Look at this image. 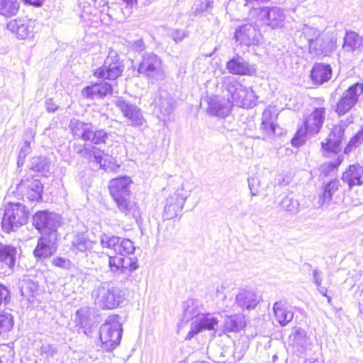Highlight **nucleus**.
<instances>
[{
    "mask_svg": "<svg viewBox=\"0 0 363 363\" xmlns=\"http://www.w3.org/2000/svg\"><path fill=\"white\" fill-rule=\"evenodd\" d=\"M213 0H196L192 6L193 12L198 15L212 8Z\"/></svg>",
    "mask_w": 363,
    "mask_h": 363,
    "instance_id": "obj_46",
    "label": "nucleus"
},
{
    "mask_svg": "<svg viewBox=\"0 0 363 363\" xmlns=\"http://www.w3.org/2000/svg\"><path fill=\"white\" fill-rule=\"evenodd\" d=\"M16 189L22 196L30 201H40L42 199L43 186L41 182L34 177H24L18 184Z\"/></svg>",
    "mask_w": 363,
    "mask_h": 363,
    "instance_id": "obj_13",
    "label": "nucleus"
},
{
    "mask_svg": "<svg viewBox=\"0 0 363 363\" xmlns=\"http://www.w3.org/2000/svg\"><path fill=\"white\" fill-rule=\"evenodd\" d=\"M124 65L116 52L111 50L106 58L104 65L94 73L96 77L103 79L116 80L123 73Z\"/></svg>",
    "mask_w": 363,
    "mask_h": 363,
    "instance_id": "obj_10",
    "label": "nucleus"
},
{
    "mask_svg": "<svg viewBox=\"0 0 363 363\" xmlns=\"http://www.w3.org/2000/svg\"><path fill=\"white\" fill-rule=\"evenodd\" d=\"M31 150L30 143L28 141H25L23 145H22L19 155L20 157L25 159L28 155L30 154Z\"/></svg>",
    "mask_w": 363,
    "mask_h": 363,
    "instance_id": "obj_58",
    "label": "nucleus"
},
{
    "mask_svg": "<svg viewBox=\"0 0 363 363\" xmlns=\"http://www.w3.org/2000/svg\"><path fill=\"white\" fill-rule=\"evenodd\" d=\"M342 49L352 53L362 52L363 37L354 31H347L344 37Z\"/></svg>",
    "mask_w": 363,
    "mask_h": 363,
    "instance_id": "obj_30",
    "label": "nucleus"
},
{
    "mask_svg": "<svg viewBox=\"0 0 363 363\" xmlns=\"http://www.w3.org/2000/svg\"><path fill=\"white\" fill-rule=\"evenodd\" d=\"M335 169H337L335 167H333V164L332 163V162H325L320 166V172L325 176L328 175L330 172H333Z\"/></svg>",
    "mask_w": 363,
    "mask_h": 363,
    "instance_id": "obj_57",
    "label": "nucleus"
},
{
    "mask_svg": "<svg viewBox=\"0 0 363 363\" xmlns=\"http://www.w3.org/2000/svg\"><path fill=\"white\" fill-rule=\"evenodd\" d=\"M340 186V181L333 179L323 186V191L320 194L319 204L322 208H329L333 203V196L339 189Z\"/></svg>",
    "mask_w": 363,
    "mask_h": 363,
    "instance_id": "obj_32",
    "label": "nucleus"
},
{
    "mask_svg": "<svg viewBox=\"0 0 363 363\" xmlns=\"http://www.w3.org/2000/svg\"><path fill=\"white\" fill-rule=\"evenodd\" d=\"M82 95L84 98L94 99L96 97L99 98V91L97 86V83H95L91 86H87L82 91Z\"/></svg>",
    "mask_w": 363,
    "mask_h": 363,
    "instance_id": "obj_49",
    "label": "nucleus"
},
{
    "mask_svg": "<svg viewBox=\"0 0 363 363\" xmlns=\"http://www.w3.org/2000/svg\"><path fill=\"white\" fill-rule=\"evenodd\" d=\"M234 35L237 42L248 47L257 45L262 36L258 28L252 23H245L238 26Z\"/></svg>",
    "mask_w": 363,
    "mask_h": 363,
    "instance_id": "obj_15",
    "label": "nucleus"
},
{
    "mask_svg": "<svg viewBox=\"0 0 363 363\" xmlns=\"http://www.w3.org/2000/svg\"><path fill=\"white\" fill-rule=\"evenodd\" d=\"M332 77V68L330 65L315 63L311 71V78L317 85H321L330 80Z\"/></svg>",
    "mask_w": 363,
    "mask_h": 363,
    "instance_id": "obj_29",
    "label": "nucleus"
},
{
    "mask_svg": "<svg viewBox=\"0 0 363 363\" xmlns=\"http://www.w3.org/2000/svg\"><path fill=\"white\" fill-rule=\"evenodd\" d=\"M108 138V134L105 129H92L91 135L89 139L91 143L95 145L106 144Z\"/></svg>",
    "mask_w": 363,
    "mask_h": 363,
    "instance_id": "obj_39",
    "label": "nucleus"
},
{
    "mask_svg": "<svg viewBox=\"0 0 363 363\" xmlns=\"http://www.w3.org/2000/svg\"><path fill=\"white\" fill-rule=\"evenodd\" d=\"M291 345L298 356H302L310 346L309 338L303 329L298 328L292 334Z\"/></svg>",
    "mask_w": 363,
    "mask_h": 363,
    "instance_id": "obj_31",
    "label": "nucleus"
},
{
    "mask_svg": "<svg viewBox=\"0 0 363 363\" xmlns=\"http://www.w3.org/2000/svg\"><path fill=\"white\" fill-rule=\"evenodd\" d=\"M99 91V98H104L108 94H112L113 88L112 85L108 82H102L97 83Z\"/></svg>",
    "mask_w": 363,
    "mask_h": 363,
    "instance_id": "obj_52",
    "label": "nucleus"
},
{
    "mask_svg": "<svg viewBox=\"0 0 363 363\" xmlns=\"http://www.w3.org/2000/svg\"><path fill=\"white\" fill-rule=\"evenodd\" d=\"M218 324V320L216 318L211 316L210 314H203L191 322L190 330L185 337V340H191L203 330H213Z\"/></svg>",
    "mask_w": 363,
    "mask_h": 363,
    "instance_id": "obj_22",
    "label": "nucleus"
},
{
    "mask_svg": "<svg viewBox=\"0 0 363 363\" xmlns=\"http://www.w3.org/2000/svg\"><path fill=\"white\" fill-rule=\"evenodd\" d=\"M273 311L276 320L282 325H286L294 318V313L289 310L283 301H277L273 306Z\"/></svg>",
    "mask_w": 363,
    "mask_h": 363,
    "instance_id": "obj_33",
    "label": "nucleus"
},
{
    "mask_svg": "<svg viewBox=\"0 0 363 363\" xmlns=\"http://www.w3.org/2000/svg\"><path fill=\"white\" fill-rule=\"evenodd\" d=\"M123 328L118 315H109L100 326L99 338L101 347L106 352H111L117 347L122 337Z\"/></svg>",
    "mask_w": 363,
    "mask_h": 363,
    "instance_id": "obj_4",
    "label": "nucleus"
},
{
    "mask_svg": "<svg viewBox=\"0 0 363 363\" xmlns=\"http://www.w3.org/2000/svg\"><path fill=\"white\" fill-rule=\"evenodd\" d=\"M46 108L49 112H54L57 109V106L52 102V99H49L46 101Z\"/></svg>",
    "mask_w": 363,
    "mask_h": 363,
    "instance_id": "obj_61",
    "label": "nucleus"
},
{
    "mask_svg": "<svg viewBox=\"0 0 363 363\" xmlns=\"http://www.w3.org/2000/svg\"><path fill=\"white\" fill-rule=\"evenodd\" d=\"M247 182L252 195L257 196L258 194V190L257 188V185L259 183L258 179L255 177H252L248 179Z\"/></svg>",
    "mask_w": 363,
    "mask_h": 363,
    "instance_id": "obj_56",
    "label": "nucleus"
},
{
    "mask_svg": "<svg viewBox=\"0 0 363 363\" xmlns=\"http://www.w3.org/2000/svg\"><path fill=\"white\" fill-rule=\"evenodd\" d=\"M38 285L32 280L23 279L21 286V292L23 296H32L33 293L37 290Z\"/></svg>",
    "mask_w": 363,
    "mask_h": 363,
    "instance_id": "obj_47",
    "label": "nucleus"
},
{
    "mask_svg": "<svg viewBox=\"0 0 363 363\" xmlns=\"http://www.w3.org/2000/svg\"><path fill=\"white\" fill-rule=\"evenodd\" d=\"M94 303L103 310H113L119 307L126 299L125 290L120 288L117 282H101L93 291Z\"/></svg>",
    "mask_w": 363,
    "mask_h": 363,
    "instance_id": "obj_2",
    "label": "nucleus"
},
{
    "mask_svg": "<svg viewBox=\"0 0 363 363\" xmlns=\"http://www.w3.org/2000/svg\"><path fill=\"white\" fill-rule=\"evenodd\" d=\"M344 160V156L340 155H338L337 157L334 160L332 161V163L333 164V167H335L336 169L340 166V164Z\"/></svg>",
    "mask_w": 363,
    "mask_h": 363,
    "instance_id": "obj_63",
    "label": "nucleus"
},
{
    "mask_svg": "<svg viewBox=\"0 0 363 363\" xmlns=\"http://www.w3.org/2000/svg\"><path fill=\"white\" fill-rule=\"evenodd\" d=\"M58 236L55 234H42L38 240L33 255L38 261L44 260L52 256L57 250Z\"/></svg>",
    "mask_w": 363,
    "mask_h": 363,
    "instance_id": "obj_14",
    "label": "nucleus"
},
{
    "mask_svg": "<svg viewBox=\"0 0 363 363\" xmlns=\"http://www.w3.org/2000/svg\"><path fill=\"white\" fill-rule=\"evenodd\" d=\"M138 72L152 83L164 80L166 76L162 60L154 52H145L143 55Z\"/></svg>",
    "mask_w": 363,
    "mask_h": 363,
    "instance_id": "obj_6",
    "label": "nucleus"
},
{
    "mask_svg": "<svg viewBox=\"0 0 363 363\" xmlns=\"http://www.w3.org/2000/svg\"><path fill=\"white\" fill-rule=\"evenodd\" d=\"M58 347L56 345L47 342L43 343L40 349V355L48 361L53 359L58 354Z\"/></svg>",
    "mask_w": 363,
    "mask_h": 363,
    "instance_id": "obj_40",
    "label": "nucleus"
},
{
    "mask_svg": "<svg viewBox=\"0 0 363 363\" xmlns=\"http://www.w3.org/2000/svg\"><path fill=\"white\" fill-rule=\"evenodd\" d=\"M33 224L40 234L59 235L58 228L62 225L60 215L48 211H39L33 216Z\"/></svg>",
    "mask_w": 363,
    "mask_h": 363,
    "instance_id": "obj_8",
    "label": "nucleus"
},
{
    "mask_svg": "<svg viewBox=\"0 0 363 363\" xmlns=\"http://www.w3.org/2000/svg\"><path fill=\"white\" fill-rule=\"evenodd\" d=\"M223 93L228 97L227 102L216 101L211 104L212 112L218 116L225 117L232 104L250 108L256 105L257 96L251 88L243 86L233 76H225L222 82Z\"/></svg>",
    "mask_w": 363,
    "mask_h": 363,
    "instance_id": "obj_1",
    "label": "nucleus"
},
{
    "mask_svg": "<svg viewBox=\"0 0 363 363\" xmlns=\"http://www.w3.org/2000/svg\"><path fill=\"white\" fill-rule=\"evenodd\" d=\"M89 311L87 308H82L75 313V323L79 327L84 328L89 324Z\"/></svg>",
    "mask_w": 363,
    "mask_h": 363,
    "instance_id": "obj_44",
    "label": "nucleus"
},
{
    "mask_svg": "<svg viewBox=\"0 0 363 363\" xmlns=\"http://www.w3.org/2000/svg\"><path fill=\"white\" fill-rule=\"evenodd\" d=\"M308 135V133H303L302 132L301 134H298V132L296 133V136L292 139L291 143L293 146L298 147L304 143V138L303 136Z\"/></svg>",
    "mask_w": 363,
    "mask_h": 363,
    "instance_id": "obj_59",
    "label": "nucleus"
},
{
    "mask_svg": "<svg viewBox=\"0 0 363 363\" xmlns=\"http://www.w3.org/2000/svg\"><path fill=\"white\" fill-rule=\"evenodd\" d=\"M19 8L18 0H0V15L6 18L16 15Z\"/></svg>",
    "mask_w": 363,
    "mask_h": 363,
    "instance_id": "obj_35",
    "label": "nucleus"
},
{
    "mask_svg": "<svg viewBox=\"0 0 363 363\" xmlns=\"http://www.w3.org/2000/svg\"><path fill=\"white\" fill-rule=\"evenodd\" d=\"M325 116V108L323 107L316 108L304 120V128L298 130V134L308 133L309 135L317 134L323 126Z\"/></svg>",
    "mask_w": 363,
    "mask_h": 363,
    "instance_id": "obj_21",
    "label": "nucleus"
},
{
    "mask_svg": "<svg viewBox=\"0 0 363 363\" xmlns=\"http://www.w3.org/2000/svg\"><path fill=\"white\" fill-rule=\"evenodd\" d=\"M151 104L163 116L170 115L174 108V101L166 91L156 92Z\"/></svg>",
    "mask_w": 363,
    "mask_h": 363,
    "instance_id": "obj_25",
    "label": "nucleus"
},
{
    "mask_svg": "<svg viewBox=\"0 0 363 363\" xmlns=\"http://www.w3.org/2000/svg\"><path fill=\"white\" fill-rule=\"evenodd\" d=\"M257 16L263 24L272 29L281 28L284 26L285 14L280 8L263 7L259 9Z\"/></svg>",
    "mask_w": 363,
    "mask_h": 363,
    "instance_id": "obj_17",
    "label": "nucleus"
},
{
    "mask_svg": "<svg viewBox=\"0 0 363 363\" xmlns=\"http://www.w3.org/2000/svg\"><path fill=\"white\" fill-rule=\"evenodd\" d=\"M106 160L100 167V169L104 170L106 172H114L118 170L120 165L116 163L115 158L109 157L108 155H105Z\"/></svg>",
    "mask_w": 363,
    "mask_h": 363,
    "instance_id": "obj_48",
    "label": "nucleus"
},
{
    "mask_svg": "<svg viewBox=\"0 0 363 363\" xmlns=\"http://www.w3.org/2000/svg\"><path fill=\"white\" fill-rule=\"evenodd\" d=\"M51 162L45 157H33L30 161V169L44 176L50 172Z\"/></svg>",
    "mask_w": 363,
    "mask_h": 363,
    "instance_id": "obj_34",
    "label": "nucleus"
},
{
    "mask_svg": "<svg viewBox=\"0 0 363 363\" xmlns=\"http://www.w3.org/2000/svg\"><path fill=\"white\" fill-rule=\"evenodd\" d=\"M105 155L106 154H104V150H101V149L94 146L93 148L91 149V151L89 153L87 160L89 162L99 164L100 167L101 164L104 163V160H106V158L104 157L103 156Z\"/></svg>",
    "mask_w": 363,
    "mask_h": 363,
    "instance_id": "obj_45",
    "label": "nucleus"
},
{
    "mask_svg": "<svg viewBox=\"0 0 363 363\" xmlns=\"http://www.w3.org/2000/svg\"><path fill=\"white\" fill-rule=\"evenodd\" d=\"M260 130L262 133V138L265 141H269L272 140L274 136L280 134L279 133H277L276 124L264 125V123H261Z\"/></svg>",
    "mask_w": 363,
    "mask_h": 363,
    "instance_id": "obj_42",
    "label": "nucleus"
},
{
    "mask_svg": "<svg viewBox=\"0 0 363 363\" xmlns=\"http://www.w3.org/2000/svg\"><path fill=\"white\" fill-rule=\"evenodd\" d=\"M6 27L18 39L24 40L33 35L34 22L29 19L17 18L9 21Z\"/></svg>",
    "mask_w": 363,
    "mask_h": 363,
    "instance_id": "obj_24",
    "label": "nucleus"
},
{
    "mask_svg": "<svg viewBox=\"0 0 363 363\" xmlns=\"http://www.w3.org/2000/svg\"><path fill=\"white\" fill-rule=\"evenodd\" d=\"M16 257V247L0 243V276H7L13 272Z\"/></svg>",
    "mask_w": 363,
    "mask_h": 363,
    "instance_id": "obj_19",
    "label": "nucleus"
},
{
    "mask_svg": "<svg viewBox=\"0 0 363 363\" xmlns=\"http://www.w3.org/2000/svg\"><path fill=\"white\" fill-rule=\"evenodd\" d=\"M97 241L89 238L85 233H77L72 236L70 250L75 255L82 253L87 256L89 252H91L94 250Z\"/></svg>",
    "mask_w": 363,
    "mask_h": 363,
    "instance_id": "obj_23",
    "label": "nucleus"
},
{
    "mask_svg": "<svg viewBox=\"0 0 363 363\" xmlns=\"http://www.w3.org/2000/svg\"><path fill=\"white\" fill-rule=\"evenodd\" d=\"M131 184L132 180L128 177H117L111 180L108 189L118 211L125 215L131 213L135 217L138 208L136 203L130 199Z\"/></svg>",
    "mask_w": 363,
    "mask_h": 363,
    "instance_id": "obj_3",
    "label": "nucleus"
},
{
    "mask_svg": "<svg viewBox=\"0 0 363 363\" xmlns=\"http://www.w3.org/2000/svg\"><path fill=\"white\" fill-rule=\"evenodd\" d=\"M226 69L233 75L253 76L257 72V66L250 64L239 54L235 55L226 63Z\"/></svg>",
    "mask_w": 363,
    "mask_h": 363,
    "instance_id": "obj_18",
    "label": "nucleus"
},
{
    "mask_svg": "<svg viewBox=\"0 0 363 363\" xmlns=\"http://www.w3.org/2000/svg\"><path fill=\"white\" fill-rule=\"evenodd\" d=\"M363 142V127L350 138L349 143L345 148V154H350L353 150L358 147Z\"/></svg>",
    "mask_w": 363,
    "mask_h": 363,
    "instance_id": "obj_41",
    "label": "nucleus"
},
{
    "mask_svg": "<svg viewBox=\"0 0 363 363\" xmlns=\"http://www.w3.org/2000/svg\"><path fill=\"white\" fill-rule=\"evenodd\" d=\"M28 218V210L21 203H9L5 207L4 215L1 221L4 232L15 231L25 225Z\"/></svg>",
    "mask_w": 363,
    "mask_h": 363,
    "instance_id": "obj_5",
    "label": "nucleus"
},
{
    "mask_svg": "<svg viewBox=\"0 0 363 363\" xmlns=\"http://www.w3.org/2000/svg\"><path fill=\"white\" fill-rule=\"evenodd\" d=\"M69 127L74 138L81 139L84 142L89 141L94 127L91 123H86L79 119L73 118L70 121Z\"/></svg>",
    "mask_w": 363,
    "mask_h": 363,
    "instance_id": "obj_28",
    "label": "nucleus"
},
{
    "mask_svg": "<svg viewBox=\"0 0 363 363\" xmlns=\"http://www.w3.org/2000/svg\"><path fill=\"white\" fill-rule=\"evenodd\" d=\"M133 254L134 252L131 255H108L110 271L114 274H125V279L128 280L131 277V273L139 267L138 259Z\"/></svg>",
    "mask_w": 363,
    "mask_h": 363,
    "instance_id": "obj_9",
    "label": "nucleus"
},
{
    "mask_svg": "<svg viewBox=\"0 0 363 363\" xmlns=\"http://www.w3.org/2000/svg\"><path fill=\"white\" fill-rule=\"evenodd\" d=\"M260 301V296L251 289H240L235 298L236 304L242 310L255 308Z\"/></svg>",
    "mask_w": 363,
    "mask_h": 363,
    "instance_id": "obj_27",
    "label": "nucleus"
},
{
    "mask_svg": "<svg viewBox=\"0 0 363 363\" xmlns=\"http://www.w3.org/2000/svg\"><path fill=\"white\" fill-rule=\"evenodd\" d=\"M354 116L350 114L345 118L341 119L338 124L335 125L328 135L327 143H321L322 148L326 151L338 152L345 138V129L349 125L354 123Z\"/></svg>",
    "mask_w": 363,
    "mask_h": 363,
    "instance_id": "obj_11",
    "label": "nucleus"
},
{
    "mask_svg": "<svg viewBox=\"0 0 363 363\" xmlns=\"http://www.w3.org/2000/svg\"><path fill=\"white\" fill-rule=\"evenodd\" d=\"M305 35L308 38L309 43L310 52H315V55H328L331 52L335 47V43L333 39H327L328 45L318 47L319 41H320L321 32L314 28H308L304 31Z\"/></svg>",
    "mask_w": 363,
    "mask_h": 363,
    "instance_id": "obj_20",
    "label": "nucleus"
},
{
    "mask_svg": "<svg viewBox=\"0 0 363 363\" xmlns=\"http://www.w3.org/2000/svg\"><path fill=\"white\" fill-rule=\"evenodd\" d=\"M10 292L6 286L0 284V306L6 305L10 300Z\"/></svg>",
    "mask_w": 363,
    "mask_h": 363,
    "instance_id": "obj_54",
    "label": "nucleus"
},
{
    "mask_svg": "<svg viewBox=\"0 0 363 363\" xmlns=\"http://www.w3.org/2000/svg\"><path fill=\"white\" fill-rule=\"evenodd\" d=\"M123 4L126 5V8L131 9L136 6L138 4V0H121Z\"/></svg>",
    "mask_w": 363,
    "mask_h": 363,
    "instance_id": "obj_62",
    "label": "nucleus"
},
{
    "mask_svg": "<svg viewBox=\"0 0 363 363\" xmlns=\"http://www.w3.org/2000/svg\"><path fill=\"white\" fill-rule=\"evenodd\" d=\"M243 318L240 315L227 316L225 319L224 327L228 332H238L243 328Z\"/></svg>",
    "mask_w": 363,
    "mask_h": 363,
    "instance_id": "obj_36",
    "label": "nucleus"
},
{
    "mask_svg": "<svg viewBox=\"0 0 363 363\" xmlns=\"http://www.w3.org/2000/svg\"><path fill=\"white\" fill-rule=\"evenodd\" d=\"M183 311H184V318L187 320L197 316L199 313L197 300L191 298L186 301L183 303Z\"/></svg>",
    "mask_w": 363,
    "mask_h": 363,
    "instance_id": "obj_37",
    "label": "nucleus"
},
{
    "mask_svg": "<svg viewBox=\"0 0 363 363\" xmlns=\"http://www.w3.org/2000/svg\"><path fill=\"white\" fill-rule=\"evenodd\" d=\"M52 264L57 267L68 269L71 267L72 262L69 259L61 257H55L52 259Z\"/></svg>",
    "mask_w": 363,
    "mask_h": 363,
    "instance_id": "obj_51",
    "label": "nucleus"
},
{
    "mask_svg": "<svg viewBox=\"0 0 363 363\" xmlns=\"http://www.w3.org/2000/svg\"><path fill=\"white\" fill-rule=\"evenodd\" d=\"M342 181L347 184L350 189L354 186H363V166L359 164H351L342 173Z\"/></svg>",
    "mask_w": 363,
    "mask_h": 363,
    "instance_id": "obj_26",
    "label": "nucleus"
},
{
    "mask_svg": "<svg viewBox=\"0 0 363 363\" xmlns=\"http://www.w3.org/2000/svg\"><path fill=\"white\" fill-rule=\"evenodd\" d=\"M344 160V156L340 155H338L337 157L334 160L332 161V163L333 164V167H335L336 169L340 166V164Z\"/></svg>",
    "mask_w": 363,
    "mask_h": 363,
    "instance_id": "obj_64",
    "label": "nucleus"
},
{
    "mask_svg": "<svg viewBox=\"0 0 363 363\" xmlns=\"http://www.w3.org/2000/svg\"><path fill=\"white\" fill-rule=\"evenodd\" d=\"M93 147L94 146L86 145L85 144H77L74 145L73 147L77 155L87 160Z\"/></svg>",
    "mask_w": 363,
    "mask_h": 363,
    "instance_id": "obj_50",
    "label": "nucleus"
},
{
    "mask_svg": "<svg viewBox=\"0 0 363 363\" xmlns=\"http://www.w3.org/2000/svg\"><path fill=\"white\" fill-rule=\"evenodd\" d=\"M363 94V82H357L350 86L339 98L335 106V112L342 116L355 108Z\"/></svg>",
    "mask_w": 363,
    "mask_h": 363,
    "instance_id": "obj_7",
    "label": "nucleus"
},
{
    "mask_svg": "<svg viewBox=\"0 0 363 363\" xmlns=\"http://www.w3.org/2000/svg\"><path fill=\"white\" fill-rule=\"evenodd\" d=\"M359 189H360V193H358L359 189L356 190L352 197L354 206H359L363 203V185L359 187Z\"/></svg>",
    "mask_w": 363,
    "mask_h": 363,
    "instance_id": "obj_55",
    "label": "nucleus"
},
{
    "mask_svg": "<svg viewBox=\"0 0 363 363\" xmlns=\"http://www.w3.org/2000/svg\"><path fill=\"white\" fill-rule=\"evenodd\" d=\"M313 279L316 286H320L322 282V278L321 272L318 269H314L313 272Z\"/></svg>",
    "mask_w": 363,
    "mask_h": 363,
    "instance_id": "obj_60",
    "label": "nucleus"
},
{
    "mask_svg": "<svg viewBox=\"0 0 363 363\" xmlns=\"http://www.w3.org/2000/svg\"><path fill=\"white\" fill-rule=\"evenodd\" d=\"M279 206L284 211L296 213L298 211L299 203L290 196H284L279 203Z\"/></svg>",
    "mask_w": 363,
    "mask_h": 363,
    "instance_id": "obj_38",
    "label": "nucleus"
},
{
    "mask_svg": "<svg viewBox=\"0 0 363 363\" xmlns=\"http://www.w3.org/2000/svg\"><path fill=\"white\" fill-rule=\"evenodd\" d=\"M115 104L122 112L124 117L129 121V125L138 127L144 123L145 118L141 110L135 104L126 101L122 97L118 98Z\"/></svg>",
    "mask_w": 363,
    "mask_h": 363,
    "instance_id": "obj_16",
    "label": "nucleus"
},
{
    "mask_svg": "<svg viewBox=\"0 0 363 363\" xmlns=\"http://www.w3.org/2000/svg\"><path fill=\"white\" fill-rule=\"evenodd\" d=\"M100 242L103 248L112 250L116 255H131L135 250L130 240L113 235L103 233L100 237Z\"/></svg>",
    "mask_w": 363,
    "mask_h": 363,
    "instance_id": "obj_12",
    "label": "nucleus"
},
{
    "mask_svg": "<svg viewBox=\"0 0 363 363\" xmlns=\"http://www.w3.org/2000/svg\"><path fill=\"white\" fill-rule=\"evenodd\" d=\"M276 119L277 116L272 115V111L269 108H266L262 113L261 123H264V125L276 124Z\"/></svg>",
    "mask_w": 363,
    "mask_h": 363,
    "instance_id": "obj_53",
    "label": "nucleus"
},
{
    "mask_svg": "<svg viewBox=\"0 0 363 363\" xmlns=\"http://www.w3.org/2000/svg\"><path fill=\"white\" fill-rule=\"evenodd\" d=\"M13 325V319L11 313H0V334L9 331Z\"/></svg>",
    "mask_w": 363,
    "mask_h": 363,
    "instance_id": "obj_43",
    "label": "nucleus"
}]
</instances>
